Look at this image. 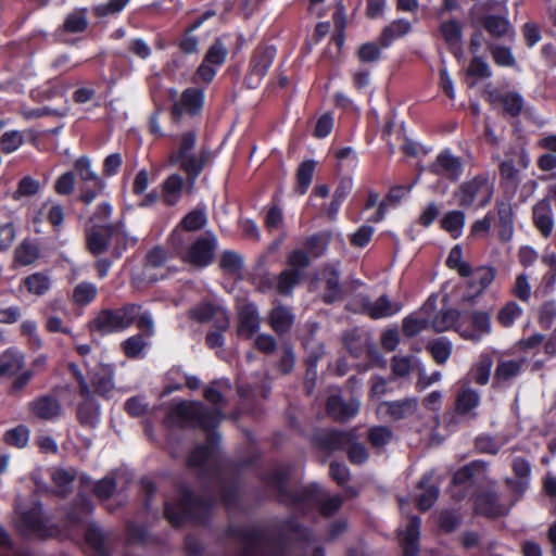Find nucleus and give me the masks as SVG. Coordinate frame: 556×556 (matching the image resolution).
Wrapping results in <instances>:
<instances>
[{
	"mask_svg": "<svg viewBox=\"0 0 556 556\" xmlns=\"http://www.w3.org/2000/svg\"><path fill=\"white\" fill-rule=\"evenodd\" d=\"M291 472L288 468L274 470L271 472H263L260 475V480L267 486L275 489L279 496V502L287 503V496L290 489L288 486Z\"/></svg>",
	"mask_w": 556,
	"mask_h": 556,
	"instance_id": "obj_28",
	"label": "nucleus"
},
{
	"mask_svg": "<svg viewBox=\"0 0 556 556\" xmlns=\"http://www.w3.org/2000/svg\"><path fill=\"white\" fill-rule=\"evenodd\" d=\"M533 223L536 229L547 238L554 228V219L551 202L543 198L532 207Z\"/></svg>",
	"mask_w": 556,
	"mask_h": 556,
	"instance_id": "obj_29",
	"label": "nucleus"
},
{
	"mask_svg": "<svg viewBox=\"0 0 556 556\" xmlns=\"http://www.w3.org/2000/svg\"><path fill=\"white\" fill-rule=\"evenodd\" d=\"M324 491L319 484L311 483L300 490H290L287 496V503H282V505L294 507L303 515H306L320 503V498L324 497Z\"/></svg>",
	"mask_w": 556,
	"mask_h": 556,
	"instance_id": "obj_13",
	"label": "nucleus"
},
{
	"mask_svg": "<svg viewBox=\"0 0 556 556\" xmlns=\"http://www.w3.org/2000/svg\"><path fill=\"white\" fill-rule=\"evenodd\" d=\"M261 326V318L257 306L253 302L241 305L238 309V336L251 339Z\"/></svg>",
	"mask_w": 556,
	"mask_h": 556,
	"instance_id": "obj_22",
	"label": "nucleus"
},
{
	"mask_svg": "<svg viewBox=\"0 0 556 556\" xmlns=\"http://www.w3.org/2000/svg\"><path fill=\"white\" fill-rule=\"evenodd\" d=\"M343 341L344 346L346 348L349 353L355 358L361 357L365 353V351H367L369 355L376 354L378 357H380L378 352H376L368 345L367 339L363 338L362 336L355 332L346 333L344 336Z\"/></svg>",
	"mask_w": 556,
	"mask_h": 556,
	"instance_id": "obj_53",
	"label": "nucleus"
},
{
	"mask_svg": "<svg viewBox=\"0 0 556 556\" xmlns=\"http://www.w3.org/2000/svg\"><path fill=\"white\" fill-rule=\"evenodd\" d=\"M25 365V355L14 348H9L0 354V377L12 378Z\"/></svg>",
	"mask_w": 556,
	"mask_h": 556,
	"instance_id": "obj_31",
	"label": "nucleus"
},
{
	"mask_svg": "<svg viewBox=\"0 0 556 556\" xmlns=\"http://www.w3.org/2000/svg\"><path fill=\"white\" fill-rule=\"evenodd\" d=\"M205 93L202 88H186L180 96L178 102L174 103L170 113L173 118H178L182 114L190 116L199 115L204 106Z\"/></svg>",
	"mask_w": 556,
	"mask_h": 556,
	"instance_id": "obj_14",
	"label": "nucleus"
},
{
	"mask_svg": "<svg viewBox=\"0 0 556 556\" xmlns=\"http://www.w3.org/2000/svg\"><path fill=\"white\" fill-rule=\"evenodd\" d=\"M98 294V288L94 283L83 281L73 290V301L79 306H87L92 303Z\"/></svg>",
	"mask_w": 556,
	"mask_h": 556,
	"instance_id": "obj_59",
	"label": "nucleus"
},
{
	"mask_svg": "<svg viewBox=\"0 0 556 556\" xmlns=\"http://www.w3.org/2000/svg\"><path fill=\"white\" fill-rule=\"evenodd\" d=\"M432 480L433 473L426 472L417 483V489L422 491L417 497V508L420 511L429 510L439 498L440 489Z\"/></svg>",
	"mask_w": 556,
	"mask_h": 556,
	"instance_id": "obj_27",
	"label": "nucleus"
},
{
	"mask_svg": "<svg viewBox=\"0 0 556 556\" xmlns=\"http://www.w3.org/2000/svg\"><path fill=\"white\" fill-rule=\"evenodd\" d=\"M228 539L242 543L239 556H262L260 551L265 542V530L260 526H237L229 525L224 531Z\"/></svg>",
	"mask_w": 556,
	"mask_h": 556,
	"instance_id": "obj_10",
	"label": "nucleus"
},
{
	"mask_svg": "<svg viewBox=\"0 0 556 556\" xmlns=\"http://www.w3.org/2000/svg\"><path fill=\"white\" fill-rule=\"evenodd\" d=\"M40 256V249L35 242L24 239L14 251V261L21 266L34 264Z\"/></svg>",
	"mask_w": 556,
	"mask_h": 556,
	"instance_id": "obj_47",
	"label": "nucleus"
},
{
	"mask_svg": "<svg viewBox=\"0 0 556 556\" xmlns=\"http://www.w3.org/2000/svg\"><path fill=\"white\" fill-rule=\"evenodd\" d=\"M495 269L491 266L477 267L470 280L468 281V289L472 290L471 298L480 295L494 280Z\"/></svg>",
	"mask_w": 556,
	"mask_h": 556,
	"instance_id": "obj_38",
	"label": "nucleus"
},
{
	"mask_svg": "<svg viewBox=\"0 0 556 556\" xmlns=\"http://www.w3.org/2000/svg\"><path fill=\"white\" fill-rule=\"evenodd\" d=\"M495 351H483L472 367V379L479 386H485L491 376Z\"/></svg>",
	"mask_w": 556,
	"mask_h": 556,
	"instance_id": "obj_41",
	"label": "nucleus"
},
{
	"mask_svg": "<svg viewBox=\"0 0 556 556\" xmlns=\"http://www.w3.org/2000/svg\"><path fill=\"white\" fill-rule=\"evenodd\" d=\"M363 308L371 319H381L397 314L402 309V304L400 302H391L387 294H382L375 302L366 299Z\"/></svg>",
	"mask_w": 556,
	"mask_h": 556,
	"instance_id": "obj_26",
	"label": "nucleus"
},
{
	"mask_svg": "<svg viewBox=\"0 0 556 556\" xmlns=\"http://www.w3.org/2000/svg\"><path fill=\"white\" fill-rule=\"evenodd\" d=\"M513 471L519 481L507 479L506 483L515 490L522 492L526 488L523 479H528L531 472V465L525 457H516L513 460Z\"/></svg>",
	"mask_w": 556,
	"mask_h": 556,
	"instance_id": "obj_57",
	"label": "nucleus"
},
{
	"mask_svg": "<svg viewBox=\"0 0 556 556\" xmlns=\"http://www.w3.org/2000/svg\"><path fill=\"white\" fill-rule=\"evenodd\" d=\"M86 245L92 255L98 256L103 254L108 251L110 245L109 231L101 228V230H92L88 232L86 237Z\"/></svg>",
	"mask_w": 556,
	"mask_h": 556,
	"instance_id": "obj_55",
	"label": "nucleus"
},
{
	"mask_svg": "<svg viewBox=\"0 0 556 556\" xmlns=\"http://www.w3.org/2000/svg\"><path fill=\"white\" fill-rule=\"evenodd\" d=\"M219 268L228 275H239L243 268V257L232 250H225L219 257Z\"/></svg>",
	"mask_w": 556,
	"mask_h": 556,
	"instance_id": "obj_56",
	"label": "nucleus"
},
{
	"mask_svg": "<svg viewBox=\"0 0 556 556\" xmlns=\"http://www.w3.org/2000/svg\"><path fill=\"white\" fill-rule=\"evenodd\" d=\"M490 99L492 102L501 103L504 114L510 117L519 116L525 106L523 98L517 91H507L505 93L492 91L490 92Z\"/></svg>",
	"mask_w": 556,
	"mask_h": 556,
	"instance_id": "obj_33",
	"label": "nucleus"
},
{
	"mask_svg": "<svg viewBox=\"0 0 556 556\" xmlns=\"http://www.w3.org/2000/svg\"><path fill=\"white\" fill-rule=\"evenodd\" d=\"M30 415L45 421L58 419L62 412L60 401L51 394H43L35 397L27 404Z\"/></svg>",
	"mask_w": 556,
	"mask_h": 556,
	"instance_id": "obj_17",
	"label": "nucleus"
},
{
	"mask_svg": "<svg viewBox=\"0 0 556 556\" xmlns=\"http://www.w3.org/2000/svg\"><path fill=\"white\" fill-rule=\"evenodd\" d=\"M329 245V236L325 232H316L307 237L304 241L306 252L313 257L317 258L323 256Z\"/></svg>",
	"mask_w": 556,
	"mask_h": 556,
	"instance_id": "obj_60",
	"label": "nucleus"
},
{
	"mask_svg": "<svg viewBox=\"0 0 556 556\" xmlns=\"http://www.w3.org/2000/svg\"><path fill=\"white\" fill-rule=\"evenodd\" d=\"M76 415L83 427L96 428L99 421V405L93 400L84 401L78 404Z\"/></svg>",
	"mask_w": 556,
	"mask_h": 556,
	"instance_id": "obj_49",
	"label": "nucleus"
},
{
	"mask_svg": "<svg viewBox=\"0 0 556 556\" xmlns=\"http://www.w3.org/2000/svg\"><path fill=\"white\" fill-rule=\"evenodd\" d=\"M180 428L201 429L207 433L205 443L195 445L187 456L189 468L206 471V464L215 454L220 435L216 432L225 415L220 408H210L201 401L182 400L175 404L168 414Z\"/></svg>",
	"mask_w": 556,
	"mask_h": 556,
	"instance_id": "obj_1",
	"label": "nucleus"
},
{
	"mask_svg": "<svg viewBox=\"0 0 556 556\" xmlns=\"http://www.w3.org/2000/svg\"><path fill=\"white\" fill-rule=\"evenodd\" d=\"M481 399L477 390L471 388L460 389L454 401V414H445L444 418L447 426L456 425L458 421L455 417H466L475 419L477 417L476 409L480 405Z\"/></svg>",
	"mask_w": 556,
	"mask_h": 556,
	"instance_id": "obj_12",
	"label": "nucleus"
},
{
	"mask_svg": "<svg viewBox=\"0 0 556 556\" xmlns=\"http://www.w3.org/2000/svg\"><path fill=\"white\" fill-rule=\"evenodd\" d=\"M500 186L505 192L514 194L520 184V172L514 160H504L498 165Z\"/></svg>",
	"mask_w": 556,
	"mask_h": 556,
	"instance_id": "obj_36",
	"label": "nucleus"
},
{
	"mask_svg": "<svg viewBox=\"0 0 556 556\" xmlns=\"http://www.w3.org/2000/svg\"><path fill=\"white\" fill-rule=\"evenodd\" d=\"M316 168V162L314 160H305L300 163L295 173V187L294 191L303 195L307 192Z\"/></svg>",
	"mask_w": 556,
	"mask_h": 556,
	"instance_id": "obj_44",
	"label": "nucleus"
},
{
	"mask_svg": "<svg viewBox=\"0 0 556 556\" xmlns=\"http://www.w3.org/2000/svg\"><path fill=\"white\" fill-rule=\"evenodd\" d=\"M410 31L412 23L406 18H397L382 28L378 41L382 48H390L395 40L403 38Z\"/></svg>",
	"mask_w": 556,
	"mask_h": 556,
	"instance_id": "obj_30",
	"label": "nucleus"
},
{
	"mask_svg": "<svg viewBox=\"0 0 556 556\" xmlns=\"http://www.w3.org/2000/svg\"><path fill=\"white\" fill-rule=\"evenodd\" d=\"M228 55V50L222 38L217 37L208 47L203 60L214 66H222Z\"/></svg>",
	"mask_w": 556,
	"mask_h": 556,
	"instance_id": "obj_62",
	"label": "nucleus"
},
{
	"mask_svg": "<svg viewBox=\"0 0 556 556\" xmlns=\"http://www.w3.org/2000/svg\"><path fill=\"white\" fill-rule=\"evenodd\" d=\"M177 492V502H164V518L169 525L175 529L182 528L187 522L208 526L214 506L213 498L198 496L187 484L178 485Z\"/></svg>",
	"mask_w": 556,
	"mask_h": 556,
	"instance_id": "obj_3",
	"label": "nucleus"
},
{
	"mask_svg": "<svg viewBox=\"0 0 556 556\" xmlns=\"http://www.w3.org/2000/svg\"><path fill=\"white\" fill-rule=\"evenodd\" d=\"M393 438L392 430L387 426H374L367 431V440L374 448L388 445Z\"/></svg>",
	"mask_w": 556,
	"mask_h": 556,
	"instance_id": "obj_63",
	"label": "nucleus"
},
{
	"mask_svg": "<svg viewBox=\"0 0 556 556\" xmlns=\"http://www.w3.org/2000/svg\"><path fill=\"white\" fill-rule=\"evenodd\" d=\"M359 402L355 399L344 401L340 395H330L326 402L327 415L339 422H346L358 414Z\"/></svg>",
	"mask_w": 556,
	"mask_h": 556,
	"instance_id": "obj_20",
	"label": "nucleus"
},
{
	"mask_svg": "<svg viewBox=\"0 0 556 556\" xmlns=\"http://www.w3.org/2000/svg\"><path fill=\"white\" fill-rule=\"evenodd\" d=\"M343 298L342 287L340 285L339 271L332 269L326 278L323 302L333 304Z\"/></svg>",
	"mask_w": 556,
	"mask_h": 556,
	"instance_id": "obj_51",
	"label": "nucleus"
},
{
	"mask_svg": "<svg viewBox=\"0 0 556 556\" xmlns=\"http://www.w3.org/2000/svg\"><path fill=\"white\" fill-rule=\"evenodd\" d=\"M303 279V273L290 270L288 268L281 270L276 277V291L282 296H290L294 288Z\"/></svg>",
	"mask_w": 556,
	"mask_h": 556,
	"instance_id": "obj_45",
	"label": "nucleus"
},
{
	"mask_svg": "<svg viewBox=\"0 0 556 556\" xmlns=\"http://www.w3.org/2000/svg\"><path fill=\"white\" fill-rule=\"evenodd\" d=\"M522 315V308L515 301L507 302L497 313V321L508 328Z\"/></svg>",
	"mask_w": 556,
	"mask_h": 556,
	"instance_id": "obj_64",
	"label": "nucleus"
},
{
	"mask_svg": "<svg viewBox=\"0 0 556 556\" xmlns=\"http://www.w3.org/2000/svg\"><path fill=\"white\" fill-rule=\"evenodd\" d=\"M476 515L489 519H496L506 514L505 507L500 503V496L494 490H484L476 494L473 498Z\"/></svg>",
	"mask_w": 556,
	"mask_h": 556,
	"instance_id": "obj_16",
	"label": "nucleus"
},
{
	"mask_svg": "<svg viewBox=\"0 0 556 556\" xmlns=\"http://www.w3.org/2000/svg\"><path fill=\"white\" fill-rule=\"evenodd\" d=\"M214 15L215 12L213 10H207L186 27L177 42V46L182 53L193 54L199 51V38L193 35V31Z\"/></svg>",
	"mask_w": 556,
	"mask_h": 556,
	"instance_id": "obj_24",
	"label": "nucleus"
},
{
	"mask_svg": "<svg viewBox=\"0 0 556 556\" xmlns=\"http://www.w3.org/2000/svg\"><path fill=\"white\" fill-rule=\"evenodd\" d=\"M452 343L445 338H439L427 346L432 358L439 365H443L447 362L452 354Z\"/></svg>",
	"mask_w": 556,
	"mask_h": 556,
	"instance_id": "obj_61",
	"label": "nucleus"
},
{
	"mask_svg": "<svg viewBox=\"0 0 556 556\" xmlns=\"http://www.w3.org/2000/svg\"><path fill=\"white\" fill-rule=\"evenodd\" d=\"M52 288V279L47 271H36L21 280L20 289L36 296L46 295Z\"/></svg>",
	"mask_w": 556,
	"mask_h": 556,
	"instance_id": "obj_32",
	"label": "nucleus"
},
{
	"mask_svg": "<svg viewBox=\"0 0 556 556\" xmlns=\"http://www.w3.org/2000/svg\"><path fill=\"white\" fill-rule=\"evenodd\" d=\"M497 237L501 242H508L514 236V211L509 201L497 200L495 204Z\"/></svg>",
	"mask_w": 556,
	"mask_h": 556,
	"instance_id": "obj_23",
	"label": "nucleus"
},
{
	"mask_svg": "<svg viewBox=\"0 0 556 556\" xmlns=\"http://www.w3.org/2000/svg\"><path fill=\"white\" fill-rule=\"evenodd\" d=\"M185 179L179 174H170L162 184V201L167 206H175L181 198Z\"/></svg>",
	"mask_w": 556,
	"mask_h": 556,
	"instance_id": "obj_35",
	"label": "nucleus"
},
{
	"mask_svg": "<svg viewBox=\"0 0 556 556\" xmlns=\"http://www.w3.org/2000/svg\"><path fill=\"white\" fill-rule=\"evenodd\" d=\"M136 325L138 330L153 333V317L141 304L127 302L118 307L101 308L89 321V330L101 337L121 333Z\"/></svg>",
	"mask_w": 556,
	"mask_h": 556,
	"instance_id": "obj_2",
	"label": "nucleus"
},
{
	"mask_svg": "<svg viewBox=\"0 0 556 556\" xmlns=\"http://www.w3.org/2000/svg\"><path fill=\"white\" fill-rule=\"evenodd\" d=\"M85 542L97 556H109L106 536L96 522H90L85 530Z\"/></svg>",
	"mask_w": 556,
	"mask_h": 556,
	"instance_id": "obj_43",
	"label": "nucleus"
},
{
	"mask_svg": "<svg viewBox=\"0 0 556 556\" xmlns=\"http://www.w3.org/2000/svg\"><path fill=\"white\" fill-rule=\"evenodd\" d=\"M431 172L437 175H444L452 181H457L464 172L462 159L453 155L446 149L437 155L431 165Z\"/></svg>",
	"mask_w": 556,
	"mask_h": 556,
	"instance_id": "obj_21",
	"label": "nucleus"
},
{
	"mask_svg": "<svg viewBox=\"0 0 556 556\" xmlns=\"http://www.w3.org/2000/svg\"><path fill=\"white\" fill-rule=\"evenodd\" d=\"M438 29L447 50L455 56L462 54L464 36L462 22L456 17H451L448 20L442 21L439 24Z\"/></svg>",
	"mask_w": 556,
	"mask_h": 556,
	"instance_id": "obj_18",
	"label": "nucleus"
},
{
	"mask_svg": "<svg viewBox=\"0 0 556 556\" xmlns=\"http://www.w3.org/2000/svg\"><path fill=\"white\" fill-rule=\"evenodd\" d=\"M311 443L315 448L327 453L346 451L348 459L352 465L361 466L369 458L366 446L357 442L355 429H319L312 434Z\"/></svg>",
	"mask_w": 556,
	"mask_h": 556,
	"instance_id": "obj_4",
	"label": "nucleus"
},
{
	"mask_svg": "<svg viewBox=\"0 0 556 556\" xmlns=\"http://www.w3.org/2000/svg\"><path fill=\"white\" fill-rule=\"evenodd\" d=\"M87 27V9H78L66 15L62 26L58 28V33L79 34L84 33Z\"/></svg>",
	"mask_w": 556,
	"mask_h": 556,
	"instance_id": "obj_46",
	"label": "nucleus"
},
{
	"mask_svg": "<svg viewBox=\"0 0 556 556\" xmlns=\"http://www.w3.org/2000/svg\"><path fill=\"white\" fill-rule=\"evenodd\" d=\"M522 367V362L517 359H498L494 376H493V387L497 388L502 386L504 382L511 380L517 377Z\"/></svg>",
	"mask_w": 556,
	"mask_h": 556,
	"instance_id": "obj_39",
	"label": "nucleus"
},
{
	"mask_svg": "<svg viewBox=\"0 0 556 556\" xmlns=\"http://www.w3.org/2000/svg\"><path fill=\"white\" fill-rule=\"evenodd\" d=\"M91 384L98 395L105 396L114 389L113 372L109 368H102L91 376Z\"/></svg>",
	"mask_w": 556,
	"mask_h": 556,
	"instance_id": "obj_58",
	"label": "nucleus"
},
{
	"mask_svg": "<svg viewBox=\"0 0 556 556\" xmlns=\"http://www.w3.org/2000/svg\"><path fill=\"white\" fill-rule=\"evenodd\" d=\"M102 229L109 231L110 244H112L111 254L113 258H121L123 253L129 248L135 247L138 239L129 236L125 230V224L119 220L114 224H106Z\"/></svg>",
	"mask_w": 556,
	"mask_h": 556,
	"instance_id": "obj_19",
	"label": "nucleus"
},
{
	"mask_svg": "<svg viewBox=\"0 0 556 556\" xmlns=\"http://www.w3.org/2000/svg\"><path fill=\"white\" fill-rule=\"evenodd\" d=\"M493 193L494 187L490 182L489 175L481 173L462 182L455 190L454 197L463 208H470L476 203L478 208H483L491 202Z\"/></svg>",
	"mask_w": 556,
	"mask_h": 556,
	"instance_id": "obj_6",
	"label": "nucleus"
},
{
	"mask_svg": "<svg viewBox=\"0 0 556 556\" xmlns=\"http://www.w3.org/2000/svg\"><path fill=\"white\" fill-rule=\"evenodd\" d=\"M477 23L495 39L507 36L511 29L507 17L497 14H484L478 18Z\"/></svg>",
	"mask_w": 556,
	"mask_h": 556,
	"instance_id": "obj_34",
	"label": "nucleus"
},
{
	"mask_svg": "<svg viewBox=\"0 0 556 556\" xmlns=\"http://www.w3.org/2000/svg\"><path fill=\"white\" fill-rule=\"evenodd\" d=\"M460 312L456 308L441 309L431 321L432 329L440 333L452 329L459 320Z\"/></svg>",
	"mask_w": 556,
	"mask_h": 556,
	"instance_id": "obj_50",
	"label": "nucleus"
},
{
	"mask_svg": "<svg viewBox=\"0 0 556 556\" xmlns=\"http://www.w3.org/2000/svg\"><path fill=\"white\" fill-rule=\"evenodd\" d=\"M84 184L77 201L90 205L106 189V181L92 168V161L88 155L78 156L73 163V170Z\"/></svg>",
	"mask_w": 556,
	"mask_h": 556,
	"instance_id": "obj_7",
	"label": "nucleus"
},
{
	"mask_svg": "<svg viewBox=\"0 0 556 556\" xmlns=\"http://www.w3.org/2000/svg\"><path fill=\"white\" fill-rule=\"evenodd\" d=\"M217 249L216 236L208 231L205 236L198 237L187 249L182 261L197 268L210 266Z\"/></svg>",
	"mask_w": 556,
	"mask_h": 556,
	"instance_id": "obj_11",
	"label": "nucleus"
},
{
	"mask_svg": "<svg viewBox=\"0 0 556 556\" xmlns=\"http://www.w3.org/2000/svg\"><path fill=\"white\" fill-rule=\"evenodd\" d=\"M207 224V216L204 207L197 206L187 213L179 223V226L189 232L203 229Z\"/></svg>",
	"mask_w": 556,
	"mask_h": 556,
	"instance_id": "obj_54",
	"label": "nucleus"
},
{
	"mask_svg": "<svg viewBox=\"0 0 556 556\" xmlns=\"http://www.w3.org/2000/svg\"><path fill=\"white\" fill-rule=\"evenodd\" d=\"M382 406L386 408V414L391 419L401 420L407 418L414 413L416 402L412 399H403L400 401L384 402Z\"/></svg>",
	"mask_w": 556,
	"mask_h": 556,
	"instance_id": "obj_48",
	"label": "nucleus"
},
{
	"mask_svg": "<svg viewBox=\"0 0 556 556\" xmlns=\"http://www.w3.org/2000/svg\"><path fill=\"white\" fill-rule=\"evenodd\" d=\"M294 534V541L309 543L313 540L312 530L301 523L296 517L290 516L281 521L280 530L268 540L271 556H287L290 547V535Z\"/></svg>",
	"mask_w": 556,
	"mask_h": 556,
	"instance_id": "obj_8",
	"label": "nucleus"
},
{
	"mask_svg": "<svg viewBox=\"0 0 556 556\" xmlns=\"http://www.w3.org/2000/svg\"><path fill=\"white\" fill-rule=\"evenodd\" d=\"M155 334V325L153 324V333L148 334L143 330H139L138 333H135L121 343V350L123 354L128 359H142L146 356V350L149 346V342L147 339L154 337Z\"/></svg>",
	"mask_w": 556,
	"mask_h": 556,
	"instance_id": "obj_25",
	"label": "nucleus"
},
{
	"mask_svg": "<svg viewBox=\"0 0 556 556\" xmlns=\"http://www.w3.org/2000/svg\"><path fill=\"white\" fill-rule=\"evenodd\" d=\"M421 519L413 515L408 518L405 530L399 533L402 556H419Z\"/></svg>",
	"mask_w": 556,
	"mask_h": 556,
	"instance_id": "obj_15",
	"label": "nucleus"
},
{
	"mask_svg": "<svg viewBox=\"0 0 556 556\" xmlns=\"http://www.w3.org/2000/svg\"><path fill=\"white\" fill-rule=\"evenodd\" d=\"M277 55V48L274 45L258 43L249 60L244 84L250 89L257 88L263 78L268 74Z\"/></svg>",
	"mask_w": 556,
	"mask_h": 556,
	"instance_id": "obj_9",
	"label": "nucleus"
},
{
	"mask_svg": "<svg viewBox=\"0 0 556 556\" xmlns=\"http://www.w3.org/2000/svg\"><path fill=\"white\" fill-rule=\"evenodd\" d=\"M197 144V134L188 130L179 135L178 148L168 154L167 161L170 165H178L186 174L187 181L192 187L204 170L210 160V151L201 149L198 154L193 153Z\"/></svg>",
	"mask_w": 556,
	"mask_h": 556,
	"instance_id": "obj_5",
	"label": "nucleus"
},
{
	"mask_svg": "<svg viewBox=\"0 0 556 556\" xmlns=\"http://www.w3.org/2000/svg\"><path fill=\"white\" fill-rule=\"evenodd\" d=\"M268 321L276 333L285 334L291 330L294 323V315L289 307L278 305L270 311Z\"/></svg>",
	"mask_w": 556,
	"mask_h": 556,
	"instance_id": "obj_37",
	"label": "nucleus"
},
{
	"mask_svg": "<svg viewBox=\"0 0 556 556\" xmlns=\"http://www.w3.org/2000/svg\"><path fill=\"white\" fill-rule=\"evenodd\" d=\"M127 545L138 544L146 546L155 539L150 534L148 525L136 521H127L125 526Z\"/></svg>",
	"mask_w": 556,
	"mask_h": 556,
	"instance_id": "obj_42",
	"label": "nucleus"
},
{
	"mask_svg": "<svg viewBox=\"0 0 556 556\" xmlns=\"http://www.w3.org/2000/svg\"><path fill=\"white\" fill-rule=\"evenodd\" d=\"M465 223V213L459 210H453L446 212L440 219V228L450 233L453 239H458L463 235Z\"/></svg>",
	"mask_w": 556,
	"mask_h": 556,
	"instance_id": "obj_40",
	"label": "nucleus"
},
{
	"mask_svg": "<svg viewBox=\"0 0 556 556\" xmlns=\"http://www.w3.org/2000/svg\"><path fill=\"white\" fill-rule=\"evenodd\" d=\"M30 430L26 425H17L14 428L8 429L2 437L3 442L15 448H24L28 445Z\"/></svg>",
	"mask_w": 556,
	"mask_h": 556,
	"instance_id": "obj_52",
	"label": "nucleus"
}]
</instances>
